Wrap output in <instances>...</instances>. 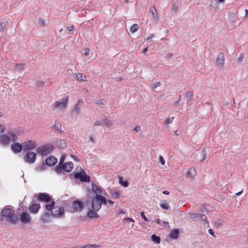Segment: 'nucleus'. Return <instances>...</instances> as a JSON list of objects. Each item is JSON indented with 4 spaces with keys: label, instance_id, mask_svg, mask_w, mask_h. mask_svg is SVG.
<instances>
[{
    "label": "nucleus",
    "instance_id": "obj_22",
    "mask_svg": "<svg viewBox=\"0 0 248 248\" xmlns=\"http://www.w3.org/2000/svg\"><path fill=\"white\" fill-rule=\"evenodd\" d=\"M92 190L94 193L96 194L95 196L100 195L102 194V189L98 187L97 185L93 184H92Z\"/></svg>",
    "mask_w": 248,
    "mask_h": 248
},
{
    "label": "nucleus",
    "instance_id": "obj_40",
    "mask_svg": "<svg viewBox=\"0 0 248 248\" xmlns=\"http://www.w3.org/2000/svg\"><path fill=\"white\" fill-rule=\"evenodd\" d=\"M154 221L157 224H159V225H162V224H168V222H164V221H162L161 220H160L159 219H157V218H156L155 219Z\"/></svg>",
    "mask_w": 248,
    "mask_h": 248
},
{
    "label": "nucleus",
    "instance_id": "obj_33",
    "mask_svg": "<svg viewBox=\"0 0 248 248\" xmlns=\"http://www.w3.org/2000/svg\"><path fill=\"white\" fill-rule=\"evenodd\" d=\"M59 146L61 148H64L67 146L66 142L65 140H61L59 144Z\"/></svg>",
    "mask_w": 248,
    "mask_h": 248
},
{
    "label": "nucleus",
    "instance_id": "obj_61",
    "mask_svg": "<svg viewBox=\"0 0 248 248\" xmlns=\"http://www.w3.org/2000/svg\"><path fill=\"white\" fill-rule=\"evenodd\" d=\"M208 232H209V233L211 235H213V236L214 235V232L213 231L212 229H209V230H208Z\"/></svg>",
    "mask_w": 248,
    "mask_h": 248
},
{
    "label": "nucleus",
    "instance_id": "obj_62",
    "mask_svg": "<svg viewBox=\"0 0 248 248\" xmlns=\"http://www.w3.org/2000/svg\"><path fill=\"white\" fill-rule=\"evenodd\" d=\"M180 133H181V132H180V131H179V130H176V131H175V132H174V134H175V135H176V136H178V135H179L180 134Z\"/></svg>",
    "mask_w": 248,
    "mask_h": 248
},
{
    "label": "nucleus",
    "instance_id": "obj_56",
    "mask_svg": "<svg viewBox=\"0 0 248 248\" xmlns=\"http://www.w3.org/2000/svg\"><path fill=\"white\" fill-rule=\"evenodd\" d=\"M120 183L122 184V186H123L124 187H126L128 186V184L127 181H124L123 182H121L120 181Z\"/></svg>",
    "mask_w": 248,
    "mask_h": 248
},
{
    "label": "nucleus",
    "instance_id": "obj_20",
    "mask_svg": "<svg viewBox=\"0 0 248 248\" xmlns=\"http://www.w3.org/2000/svg\"><path fill=\"white\" fill-rule=\"evenodd\" d=\"M196 172L194 167L190 168L186 171V175L187 177L193 179L196 175Z\"/></svg>",
    "mask_w": 248,
    "mask_h": 248
},
{
    "label": "nucleus",
    "instance_id": "obj_28",
    "mask_svg": "<svg viewBox=\"0 0 248 248\" xmlns=\"http://www.w3.org/2000/svg\"><path fill=\"white\" fill-rule=\"evenodd\" d=\"M55 203L54 201H52L50 204L46 205V208L48 211H52V209H54L55 208Z\"/></svg>",
    "mask_w": 248,
    "mask_h": 248
},
{
    "label": "nucleus",
    "instance_id": "obj_2",
    "mask_svg": "<svg viewBox=\"0 0 248 248\" xmlns=\"http://www.w3.org/2000/svg\"><path fill=\"white\" fill-rule=\"evenodd\" d=\"M68 101V96H66L62 99L61 101H55L54 103L50 106V108L52 110L65 109L67 107Z\"/></svg>",
    "mask_w": 248,
    "mask_h": 248
},
{
    "label": "nucleus",
    "instance_id": "obj_47",
    "mask_svg": "<svg viewBox=\"0 0 248 248\" xmlns=\"http://www.w3.org/2000/svg\"><path fill=\"white\" fill-rule=\"evenodd\" d=\"M99 247V246L96 245H87L85 246V248H97Z\"/></svg>",
    "mask_w": 248,
    "mask_h": 248
},
{
    "label": "nucleus",
    "instance_id": "obj_15",
    "mask_svg": "<svg viewBox=\"0 0 248 248\" xmlns=\"http://www.w3.org/2000/svg\"><path fill=\"white\" fill-rule=\"evenodd\" d=\"M57 162V159L54 156H51L46 160V164L48 166H53Z\"/></svg>",
    "mask_w": 248,
    "mask_h": 248
},
{
    "label": "nucleus",
    "instance_id": "obj_10",
    "mask_svg": "<svg viewBox=\"0 0 248 248\" xmlns=\"http://www.w3.org/2000/svg\"><path fill=\"white\" fill-rule=\"evenodd\" d=\"M83 209V204L82 202L79 201H76L72 203V212H80Z\"/></svg>",
    "mask_w": 248,
    "mask_h": 248
},
{
    "label": "nucleus",
    "instance_id": "obj_41",
    "mask_svg": "<svg viewBox=\"0 0 248 248\" xmlns=\"http://www.w3.org/2000/svg\"><path fill=\"white\" fill-rule=\"evenodd\" d=\"M61 125H53L52 126V129L57 130L58 131H60L61 130Z\"/></svg>",
    "mask_w": 248,
    "mask_h": 248
},
{
    "label": "nucleus",
    "instance_id": "obj_16",
    "mask_svg": "<svg viewBox=\"0 0 248 248\" xmlns=\"http://www.w3.org/2000/svg\"><path fill=\"white\" fill-rule=\"evenodd\" d=\"M38 200L46 202H50L51 201L50 197L46 193H40L38 197Z\"/></svg>",
    "mask_w": 248,
    "mask_h": 248
},
{
    "label": "nucleus",
    "instance_id": "obj_31",
    "mask_svg": "<svg viewBox=\"0 0 248 248\" xmlns=\"http://www.w3.org/2000/svg\"><path fill=\"white\" fill-rule=\"evenodd\" d=\"M98 197L100 200L99 201L100 202L101 205H102V204L106 205L107 202V200L106 198L102 195H98Z\"/></svg>",
    "mask_w": 248,
    "mask_h": 248
},
{
    "label": "nucleus",
    "instance_id": "obj_48",
    "mask_svg": "<svg viewBox=\"0 0 248 248\" xmlns=\"http://www.w3.org/2000/svg\"><path fill=\"white\" fill-rule=\"evenodd\" d=\"M96 103L101 105V106H104L106 105V101L103 100H99L97 101Z\"/></svg>",
    "mask_w": 248,
    "mask_h": 248
},
{
    "label": "nucleus",
    "instance_id": "obj_32",
    "mask_svg": "<svg viewBox=\"0 0 248 248\" xmlns=\"http://www.w3.org/2000/svg\"><path fill=\"white\" fill-rule=\"evenodd\" d=\"M138 29H139V26H138V24H135L131 27V28L130 29V31L131 32L134 33L136 31H137Z\"/></svg>",
    "mask_w": 248,
    "mask_h": 248
},
{
    "label": "nucleus",
    "instance_id": "obj_59",
    "mask_svg": "<svg viewBox=\"0 0 248 248\" xmlns=\"http://www.w3.org/2000/svg\"><path fill=\"white\" fill-rule=\"evenodd\" d=\"M89 141L93 143L94 142V140L93 137L91 135H90V136H89Z\"/></svg>",
    "mask_w": 248,
    "mask_h": 248
},
{
    "label": "nucleus",
    "instance_id": "obj_58",
    "mask_svg": "<svg viewBox=\"0 0 248 248\" xmlns=\"http://www.w3.org/2000/svg\"><path fill=\"white\" fill-rule=\"evenodd\" d=\"M126 220H129V221H130L131 222H134V220L132 218L125 217L124 218V221H126Z\"/></svg>",
    "mask_w": 248,
    "mask_h": 248
},
{
    "label": "nucleus",
    "instance_id": "obj_51",
    "mask_svg": "<svg viewBox=\"0 0 248 248\" xmlns=\"http://www.w3.org/2000/svg\"><path fill=\"white\" fill-rule=\"evenodd\" d=\"M140 216H141V218H143L145 221H146V222L149 221L148 219L146 218V217H145V216L144 215V213L143 212H141Z\"/></svg>",
    "mask_w": 248,
    "mask_h": 248
},
{
    "label": "nucleus",
    "instance_id": "obj_52",
    "mask_svg": "<svg viewBox=\"0 0 248 248\" xmlns=\"http://www.w3.org/2000/svg\"><path fill=\"white\" fill-rule=\"evenodd\" d=\"M134 131L135 132V133H138L139 132V131H140L141 130L140 129V125H138L137 126L135 127V128L134 129Z\"/></svg>",
    "mask_w": 248,
    "mask_h": 248
},
{
    "label": "nucleus",
    "instance_id": "obj_37",
    "mask_svg": "<svg viewBox=\"0 0 248 248\" xmlns=\"http://www.w3.org/2000/svg\"><path fill=\"white\" fill-rule=\"evenodd\" d=\"M6 24L4 22H2L0 24V31H4L5 28H6Z\"/></svg>",
    "mask_w": 248,
    "mask_h": 248
},
{
    "label": "nucleus",
    "instance_id": "obj_39",
    "mask_svg": "<svg viewBox=\"0 0 248 248\" xmlns=\"http://www.w3.org/2000/svg\"><path fill=\"white\" fill-rule=\"evenodd\" d=\"M81 53L83 55L87 56L90 53V49H89V48L83 49L81 50Z\"/></svg>",
    "mask_w": 248,
    "mask_h": 248
},
{
    "label": "nucleus",
    "instance_id": "obj_35",
    "mask_svg": "<svg viewBox=\"0 0 248 248\" xmlns=\"http://www.w3.org/2000/svg\"><path fill=\"white\" fill-rule=\"evenodd\" d=\"M193 94L191 92H187L186 96V100L187 101L191 100L192 98Z\"/></svg>",
    "mask_w": 248,
    "mask_h": 248
},
{
    "label": "nucleus",
    "instance_id": "obj_46",
    "mask_svg": "<svg viewBox=\"0 0 248 248\" xmlns=\"http://www.w3.org/2000/svg\"><path fill=\"white\" fill-rule=\"evenodd\" d=\"M178 8V4L177 3H174L172 8V11L175 13Z\"/></svg>",
    "mask_w": 248,
    "mask_h": 248
},
{
    "label": "nucleus",
    "instance_id": "obj_63",
    "mask_svg": "<svg viewBox=\"0 0 248 248\" xmlns=\"http://www.w3.org/2000/svg\"><path fill=\"white\" fill-rule=\"evenodd\" d=\"M163 193L165 195H169L170 192L167 190L163 191Z\"/></svg>",
    "mask_w": 248,
    "mask_h": 248
},
{
    "label": "nucleus",
    "instance_id": "obj_64",
    "mask_svg": "<svg viewBox=\"0 0 248 248\" xmlns=\"http://www.w3.org/2000/svg\"><path fill=\"white\" fill-rule=\"evenodd\" d=\"M243 189L241 190V191H240V192H237L235 194L237 196H239L241 194V193L243 192Z\"/></svg>",
    "mask_w": 248,
    "mask_h": 248
},
{
    "label": "nucleus",
    "instance_id": "obj_7",
    "mask_svg": "<svg viewBox=\"0 0 248 248\" xmlns=\"http://www.w3.org/2000/svg\"><path fill=\"white\" fill-rule=\"evenodd\" d=\"M51 213L53 217H61L64 213V210L63 207L56 206L54 209V211H51Z\"/></svg>",
    "mask_w": 248,
    "mask_h": 248
},
{
    "label": "nucleus",
    "instance_id": "obj_27",
    "mask_svg": "<svg viewBox=\"0 0 248 248\" xmlns=\"http://www.w3.org/2000/svg\"><path fill=\"white\" fill-rule=\"evenodd\" d=\"M50 215V214L46 212L45 213L42 218L43 222L44 223L48 222L49 221V217Z\"/></svg>",
    "mask_w": 248,
    "mask_h": 248
},
{
    "label": "nucleus",
    "instance_id": "obj_8",
    "mask_svg": "<svg viewBox=\"0 0 248 248\" xmlns=\"http://www.w3.org/2000/svg\"><path fill=\"white\" fill-rule=\"evenodd\" d=\"M100 200L98 195L95 196L93 198L91 202V207L92 209H94L96 210H99L101 207V205L100 204Z\"/></svg>",
    "mask_w": 248,
    "mask_h": 248
},
{
    "label": "nucleus",
    "instance_id": "obj_60",
    "mask_svg": "<svg viewBox=\"0 0 248 248\" xmlns=\"http://www.w3.org/2000/svg\"><path fill=\"white\" fill-rule=\"evenodd\" d=\"M18 135H21L23 133V130L22 129H20L18 131L16 132Z\"/></svg>",
    "mask_w": 248,
    "mask_h": 248
},
{
    "label": "nucleus",
    "instance_id": "obj_3",
    "mask_svg": "<svg viewBox=\"0 0 248 248\" xmlns=\"http://www.w3.org/2000/svg\"><path fill=\"white\" fill-rule=\"evenodd\" d=\"M53 149V146L51 144H47L37 148V152L42 155H46Z\"/></svg>",
    "mask_w": 248,
    "mask_h": 248
},
{
    "label": "nucleus",
    "instance_id": "obj_17",
    "mask_svg": "<svg viewBox=\"0 0 248 248\" xmlns=\"http://www.w3.org/2000/svg\"><path fill=\"white\" fill-rule=\"evenodd\" d=\"M40 205L38 203H33L29 207V210L32 213H36L38 212Z\"/></svg>",
    "mask_w": 248,
    "mask_h": 248
},
{
    "label": "nucleus",
    "instance_id": "obj_50",
    "mask_svg": "<svg viewBox=\"0 0 248 248\" xmlns=\"http://www.w3.org/2000/svg\"><path fill=\"white\" fill-rule=\"evenodd\" d=\"M244 58V54H240V55L239 56L237 60H238V62H240L242 61V60H243Z\"/></svg>",
    "mask_w": 248,
    "mask_h": 248
},
{
    "label": "nucleus",
    "instance_id": "obj_49",
    "mask_svg": "<svg viewBox=\"0 0 248 248\" xmlns=\"http://www.w3.org/2000/svg\"><path fill=\"white\" fill-rule=\"evenodd\" d=\"M159 161L160 162V163L162 165H165V160L164 159V158L162 156L160 155L159 157Z\"/></svg>",
    "mask_w": 248,
    "mask_h": 248
},
{
    "label": "nucleus",
    "instance_id": "obj_43",
    "mask_svg": "<svg viewBox=\"0 0 248 248\" xmlns=\"http://www.w3.org/2000/svg\"><path fill=\"white\" fill-rule=\"evenodd\" d=\"M174 119L173 117H170L167 118L165 120V124H170L172 122Z\"/></svg>",
    "mask_w": 248,
    "mask_h": 248
},
{
    "label": "nucleus",
    "instance_id": "obj_5",
    "mask_svg": "<svg viewBox=\"0 0 248 248\" xmlns=\"http://www.w3.org/2000/svg\"><path fill=\"white\" fill-rule=\"evenodd\" d=\"M36 155V153L31 151H28L24 156V160L28 163L32 164L35 161Z\"/></svg>",
    "mask_w": 248,
    "mask_h": 248
},
{
    "label": "nucleus",
    "instance_id": "obj_57",
    "mask_svg": "<svg viewBox=\"0 0 248 248\" xmlns=\"http://www.w3.org/2000/svg\"><path fill=\"white\" fill-rule=\"evenodd\" d=\"M5 127L4 125H0V133H2L4 132Z\"/></svg>",
    "mask_w": 248,
    "mask_h": 248
},
{
    "label": "nucleus",
    "instance_id": "obj_36",
    "mask_svg": "<svg viewBox=\"0 0 248 248\" xmlns=\"http://www.w3.org/2000/svg\"><path fill=\"white\" fill-rule=\"evenodd\" d=\"M110 122L109 119H108L106 118L105 120H104L103 122H99L98 121H97L96 123L95 124H108V123Z\"/></svg>",
    "mask_w": 248,
    "mask_h": 248
},
{
    "label": "nucleus",
    "instance_id": "obj_24",
    "mask_svg": "<svg viewBox=\"0 0 248 248\" xmlns=\"http://www.w3.org/2000/svg\"><path fill=\"white\" fill-rule=\"evenodd\" d=\"M110 194L113 198H119L121 196L120 193L116 190H111Z\"/></svg>",
    "mask_w": 248,
    "mask_h": 248
},
{
    "label": "nucleus",
    "instance_id": "obj_55",
    "mask_svg": "<svg viewBox=\"0 0 248 248\" xmlns=\"http://www.w3.org/2000/svg\"><path fill=\"white\" fill-rule=\"evenodd\" d=\"M74 27L73 26H71L68 27V30L71 33H73Z\"/></svg>",
    "mask_w": 248,
    "mask_h": 248
},
{
    "label": "nucleus",
    "instance_id": "obj_34",
    "mask_svg": "<svg viewBox=\"0 0 248 248\" xmlns=\"http://www.w3.org/2000/svg\"><path fill=\"white\" fill-rule=\"evenodd\" d=\"M45 82L41 80H37L35 82V86L37 87H43L45 85Z\"/></svg>",
    "mask_w": 248,
    "mask_h": 248
},
{
    "label": "nucleus",
    "instance_id": "obj_12",
    "mask_svg": "<svg viewBox=\"0 0 248 248\" xmlns=\"http://www.w3.org/2000/svg\"><path fill=\"white\" fill-rule=\"evenodd\" d=\"M225 57L223 54L219 53L217 56L216 63L219 67L222 68L224 64Z\"/></svg>",
    "mask_w": 248,
    "mask_h": 248
},
{
    "label": "nucleus",
    "instance_id": "obj_9",
    "mask_svg": "<svg viewBox=\"0 0 248 248\" xmlns=\"http://www.w3.org/2000/svg\"><path fill=\"white\" fill-rule=\"evenodd\" d=\"M82 100H78L77 103L75 105L74 109L72 112V116L76 117L80 112L81 106L83 104Z\"/></svg>",
    "mask_w": 248,
    "mask_h": 248
},
{
    "label": "nucleus",
    "instance_id": "obj_29",
    "mask_svg": "<svg viewBox=\"0 0 248 248\" xmlns=\"http://www.w3.org/2000/svg\"><path fill=\"white\" fill-rule=\"evenodd\" d=\"M77 78L79 81H85L86 79V76L81 73L77 74Z\"/></svg>",
    "mask_w": 248,
    "mask_h": 248
},
{
    "label": "nucleus",
    "instance_id": "obj_54",
    "mask_svg": "<svg viewBox=\"0 0 248 248\" xmlns=\"http://www.w3.org/2000/svg\"><path fill=\"white\" fill-rule=\"evenodd\" d=\"M11 138L12 140L13 141H15L17 140V137L15 134H11Z\"/></svg>",
    "mask_w": 248,
    "mask_h": 248
},
{
    "label": "nucleus",
    "instance_id": "obj_18",
    "mask_svg": "<svg viewBox=\"0 0 248 248\" xmlns=\"http://www.w3.org/2000/svg\"><path fill=\"white\" fill-rule=\"evenodd\" d=\"M150 12L152 14L153 20L157 21L158 19V16L155 7L154 6L151 7Z\"/></svg>",
    "mask_w": 248,
    "mask_h": 248
},
{
    "label": "nucleus",
    "instance_id": "obj_19",
    "mask_svg": "<svg viewBox=\"0 0 248 248\" xmlns=\"http://www.w3.org/2000/svg\"><path fill=\"white\" fill-rule=\"evenodd\" d=\"M98 211L92 208V209L89 210L87 216L90 218H98L99 215L97 214V212Z\"/></svg>",
    "mask_w": 248,
    "mask_h": 248
},
{
    "label": "nucleus",
    "instance_id": "obj_44",
    "mask_svg": "<svg viewBox=\"0 0 248 248\" xmlns=\"http://www.w3.org/2000/svg\"><path fill=\"white\" fill-rule=\"evenodd\" d=\"M206 154L205 153L204 150H203L201 152L202 157L201 158V161H202L205 160L206 158Z\"/></svg>",
    "mask_w": 248,
    "mask_h": 248
},
{
    "label": "nucleus",
    "instance_id": "obj_21",
    "mask_svg": "<svg viewBox=\"0 0 248 248\" xmlns=\"http://www.w3.org/2000/svg\"><path fill=\"white\" fill-rule=\"evenodd\" d=\"M10 140L9 137L6 135H1L0 136V142L4 145L8 144Z\"/></svg>",
    "mask_w": 248,
    "mask_h": 248
},
{
    "label": "nucleus",
    "instance_id": "obj_45",
    "mask_svg": "<svg viewBox=\"0 0 248 248\" xmlns=\"http://www.w3.org/2000/svg\"><path fill=\"white\" fill-rule=\"evenodd\" d=\"M161 85V83L160 82H156L152 84V87L154 90L156 87H159Z\"/></svg>",
    "mask_w": 248,
    "mask_h": 248
},
{
    "label": "nucleus",
    "instance_id": "obj_23",
    "mask_svg": "<svg viewBox=\"0 0 248 248\" xmlns=\"http://www.w3.org/2000/svg\"><path fill=\"white\" fill-rule=\"evenodd\" d=\"M179 231L178 229H174L171 231L170 234V238L177 239L179 236Z\"/></svg>",
    "mask_w": 248,
    "mask_h": 248
},
{
    "label": "nucleus",
    "instance_id": "obj_26",
    "mask_svg": "<svg viewBox=\"0 0 248 248\" xmlns=\"http://www.w3.org/2000/svg\"><path fill=\"white\" fill-rule=\"evenodd\" d=\"M152 241L156 244H159L160 242V238L155 234H153L151 236Z\"/></svg>",
    "mask_w": 248,
    "mask_h": 248
},
{
    "label": "nucleus",
    "instance_id": "obj_38",
    "mask_svg": "<svg viewBox=\"0 0 248 248\" xmlns=\"http://www.w3.org/2000/svg\"><path fill=\"white\" fill-rule=\"evenodd\" d=\"M155 37V35L154 34H150L149 36H148L146 38V40L148 42H150L153 41V38Z\"/></svg>",
    "mask_w": 248,
    "mask_h": 248
},
{
    "label": "nucleus",
    "instance_id": "obj_14",
    "mask_svg": "<svg viewBox=\"0 0 248 248\" xmlns=\"http://www.w3.org/2000/svg\"><path fill=\"white\" fill-rule=\"evenodd\" d=\"M11 148L15 153H19L21 152L23 146L19 143H15L11 145Z\"/></svg>",
    "mask_w": 248,
    "mask_h": 248
},
{
    "label": "nucleus",
    "instance_id": "obj_53",
    "mask_svg": "<svg viewBox=\"0 0 248 248\" xmlns=\"http://www.w3.org/2000/svg\"><path fill=\"white\" fill-rule=\"evenodd\" d=\"M38 23L40 25L43 26L45 25V22L43 19L40 18L38 20Z\"/></svg>",
    "mask_w": 248,
    "mask_h": 248
},
{
    "label": "nucleus",
    "instance_id": "obj_1",
    "mask_svg": "<svg viewBox=\"0 0 248 248\" xmlns=\"http://www.w3.org/2000/svg\"><path fill=\"white\" fill-rule=\"evenodd\" d=\"M1 216L6 218L12 224H16L19 220L18 217L15 215L14 209L5 207L1 211Z\"/></svg>",
    "mask_w": 248,
    "mask_h": 248
},
{
    "label": "nucleus",
    "instance_id": "obj_30",
    "mask_svg": "<svg viewBox=\"0 0 248 248\" xmlns=\"http://www.w3.org/2000/svg\"><path fill=\"white\" fill-rule=\"evenodd\" d=\"M24 68V65L21 63H16L14 66V70L20 71L23 70Z\"/></svg>",
    "mask_w": 248,
    "mask_h": 248
},
{
    "label": "nucleus",
    "instance_id": "obj_13",
    "mask_svg": "<svg viewBox=\"0 0 248 248\" xmlns=\"http://www.w3.org/2000/svg\"><path fill=\"white\" fill-rule=\"evenodd\" d=\"M36 146V142L32 140H29L23 144L24 150H31Z\"/></svg>",
    "mask_w": 248,
    "mask_h": 248
},
{
    "label": "nucleus",
    "instance_id": "obj_6",
    "mask_svg": "<svg viewBox=\"0 0 248 248\" xmlns=\"http://www.w3.org/2000/svg\"><path fill=\"white\" fill-rule=\"evenodd\" d=\"M74 177L80 179L83 182H89L90 181V176L86 175L84 171L76 173L74 174Z\"/></svg>",
    "mask_w": 248,
    "mask_h": 248
},
{
    "label": "nucleus",
    "instance_id": "obj_11",
    "mask_svg": "<svg viewBox=\"0 0 248 248\" xmlns=\"http://www.w3.org/2000/svg\"><path fill=\"white\" fill-rule=\"evenodd\" d=\"M31 217L29 214L26 212H23L20 215V220L23 224L29 223L31 221Z\"/></svg>",
    "mask_w": 248,
    "mask_h": 248
},
{
    "label": "nucleus",
    "instance_id": "obj_4",
    "mask_svg": "<svg viewBox=\"0 0 248 248\" xmlns=\"http://www.w3.org/2000/svg\"><path fill=\"white\" fill-rule=\"evenodd\" d=\"M73 168V164L72 162H69L62 164L60 166H56L55 168V170L57 173H61L62 170L65 171L66 172H70Z\"/></svg>",
    "mask_w": 248,
    "mask_h": 248
},
{
    "label": "nucleus",
    "instance_id": "obj_42",
    "mask_svg": "<svg viewBox=\"0 0 248 248\" xmlns=\"http://www.w3.org/2000/svg\"><path fill=\"white\" fill-rule=\"evenodd\" d=\"M65 156L64 155H62L61 156V157L60 159L59 164L57 166H62V164H63V162L65 160Z\"/></svg>",
    "mask_w": 248,
    "mask_h": 248
},
{
    "label": "nucleus",
    "instance_id": "obj_25",
    "mask_svg": "<svg viewBox=\"0 0 248 248\" xmlns=\"http://www.w3.org/2000/svg\"><path fill=\"white\" fill-rule=\"evenodd\" d=\"M160 206L163 209L168 210L170 208V205L168 202H166L165 201H163L160 204Z\"/></svg>",
    "mask_w": 248,
    "mask_h": 248
}]
</instances>
